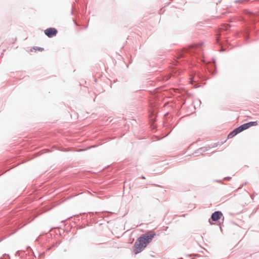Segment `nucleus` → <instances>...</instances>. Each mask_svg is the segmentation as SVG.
Instances as JSON below:
<instances>
[{
  "label": "nucleus",
  "instance_id": "39448f33",
  "mask_svg": "<svg viewBox=\"0 0 259 259\" xmlns=\"http://www.w3.org/2000/svg\"><path fill=\"white\" fill-rule=\"evenodd\" d=\"M248 127L246 124V123L243 124L240 126L237 127V130L240 133L243 131L247 129Z\"/></svg>",
  "mask_w": 259,
  "mask_h": 259
},
{
  "label": "nucleus",
  "instance_id": "f257e3e1",
  "mask_svg": "<svg viewBox=\"0 0 259 259\" xmlns=\"http://www.w3.org/2000/svg\"><path fill=\"white\" fill-rule=\"evenodd\" d=\"M155 235V233L149 232L139 237L134 244L135 254L141 252L151 242Z\"/></svg>",
  "mask_w": 259,
  "mask_h": 259
},
{
  "label": "nucleus",
  "instance_id": "6e6552de",
  "mask_svg": "<svg viewBox=\"0 0 259 259\" xmlns=\"http://www.w3.org/2000/svg\"><path fill=\"white\" fill-rule=\"evenodd\" d=\"M38 50H39V51H42L43 49H41V48H39V49H38Z\"/></svg>",
  "mask_w": 259,
  "mask_h": 259
},
{
  "label": "nucleus",
  "instance_id": "423d86ee",
  "mask_svg": "<svg viewBox=\"0 0 259 259\" xmlns=\"http://www.w3.org/2000/svg\"><path fill=\"white\" fill-rule=\"evenodd\" d=\"M248 127H250L251 126H255L257 124V121H250L246 123Z\"/></svg>",
  "mask_w": 259,
  "mask_h": 259
},
{
  "label": "nucleus",
  "instance_id": "0eeeda50",
  "mask_svg": "<svg viewBox=\"0 0 259 259\" xmlns=\"http://www.w3.org/2000/svg\"><path fill=\"white\" fill-rule=\"evenodd\" d=\"M207 149L206 147L201 148L199 149V151H200V152H204L207 151Z\"/></svg>",
  "mask_w": 259,
  "mask_h": 259
},
{
  "label": "nucleus",
  "instance_id": "7ed1b4c3",
  "mask_svg": "<svg viewBox=\"0 0 259 259\" xmlns=\"http://www.w3.org/2000/svg\"><path fill=\"white\" fill-rule=\"evenodd\" d=\"M223 216V213L220 211H216L212 213L211 214V218L212 221H217L219 220L221 217Z\"/></svg>",
  "mask_w": 259,
  "mask_h": 259
},
{
  "label": "nucleus",
  "instance_id": "20e7f679",
  "mask_svg": "<svg viewBox=\"0 0 259 259\" xmlns=\"http://www.w3.org/2000/svg\"><path fill=\"white\" fill-rule=\"evenodd\" d=\"M240 132L239 131L237 130V128L234 130L232 132H231L229 134L228 136V139H231L235 136L237 134L239 133Z\"/></svg>",
  "mask_w": 259,
  "mask_h": 259
},
{
  "label": "nucleus",
  "instance_id": "1a4fd4ad",
  "mask_svg": "<svg viewBox=\"0 0 259 259\" xmlns=\"http://www.w3.org/2000/svg\"><path fill=\"white\" fill-rule=\"evenodd\" d=\"M142 178L144 179H145V178L144 176L142 177Z\"/></svg>",
  "mask_w": 259,
  "mask_h": 259
},
{
  "label": "nucleus",
  "instance_id": "f03ea898",
  "mask_svg": "<svg viewBox=\"0 0 259 259\" xmlns=\"http://www.w3.org/2000/svg\"><path fill=\"white\" fill-rule=\"evenodd\" d=\"M57 30L55 28H49L45 30V34L49 37H52L56 35Z\"/></svg>",
  "mask_w": 259,
  "mask_h": 259
},
{
  "label": "nucleus",
  "instance_id": "9d476101",
  "mask_svg": "<svg viewBox=\"0 0 259 259\" xmlns=\"http://www.w3.org/2000/svg\"><path fill=\"white\" fill-rule=\"evenodd\" d=\"M183 56L182 55H181V56H180V57H183Z\"/></svg>",
  "mask_w": 259,
  "mask_h": 259
}]
</instances>
